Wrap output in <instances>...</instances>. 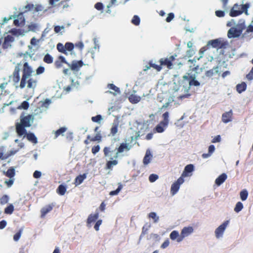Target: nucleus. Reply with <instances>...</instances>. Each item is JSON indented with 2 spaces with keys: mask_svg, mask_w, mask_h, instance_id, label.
<instances>
[{
  "mask_svg": "<svg viewBox=\"0 0 253 253\" xmlns=\"http://www.w3.org/2000/svg\"><path fill=\"white\" fill-rule=\"evenodd\" d=\"M194 170V167L193 165L189 164L186 166L180 177H182L183 178L184 177H190L192 176Z\"/></svg>",
  "mask_w": 253,
  "mask_h": 253,
  "instance_id": "2eb2a0df",
  "label": "nucleus"
},
{
  "mask_svg": "<svg viewBox=\"0 0 253 253\" xmlns=\"http://www.w3.org/2000/svg\"><path fill=\"white\" fill-rule=\"evenodd\" d=\"M14 211V206L12 204H10L9 206L5 209L4 212L6 214H11Z\"/></svg>",
  "mask_w": 253,
  "mask_h": 253,
  "instance_id": "de8ad7c7",
  "label": "nucleus"
},
{
  "mask_svg": "<svg viewBox=\"0 0 253 253\" xmlns=\"http://www.w3.org/2000/svg\"><path fill=\"white\" fill-rule=\"evenodd\" d=\"M108 86L110 89L112 90V91L109 90L108 91L110 93H112L114 95H117L118 93H120V91L119 88L118 87L116 86L114 84H108Z\"/></svg>",
  "mask_w": 253,
  "mask_h": 253,
  "instance_id": "cd10ccee",
  "label": "nucleus"
},
{
  "mask_svg": "<svg viewBox=\"0 0 253 253\" xmlns=\"http://www.w3.org/2000/svg\"><path fill=\"white\" fill-rule=\"evenodd\" d=\"M131 148V145L129 143L121 144L118 148L115 149V150L117 149V151L115 152L114 158H115V159H117L119 157L120 154L124 152L125 150H126L127 151H129Z\"/></svg>",
  "mask_w": 253,
  "mask_h": 253,
  "instance_id": "4468645a",
  "label": "nucleus"
},
{
  "mask_svg": "<svg viewBox=\"0 0 253 253\" xmlns=\"http://www.w3.org/2000/svg\"><path fill=\"white\" fill-rule=\"evenodd\" d=\"M253 32V26L251 25H249L245 33H244L243 37H249L251 35V34Z\"/></svg>",
  "mask_w": 253,
  "mask_h": 253,
  "instance_id": "58836bf2",
  "label": "nucleus"
},
{
  "mask_svg": "<svg viewBox=\"0 0 253 253\" xmlns=\"http://www.w3.org/2000/svg\"><path fill=\"white\" fill-rule=\"evenodd\" d=\"M72 86H74L75 87H78V85L82 83V82L79 81L78 80H76L75 79H72Z\"/></svg>",
  "mask_w": 253,
  "mask_h": 253,
  "instance_id": "13d9d810",
  "label": "nucleus"
},
{
  "mask_svg": "<svg viewBox=\"0 0 253 253\" xmlns=\"http://www.w3.org/2000/svg\"><path fill=\"white\" fill-rule=\"evenodd\" d=\"M49 31H50V29H49V28L48 27L46 28L44 30L43 32L42 33V37H41L40 40L44 41V38L45 35L49 32Z\"/></svg>",
  "mask_w": 253,
  "mask_h": 253,
  "instance_id": "bf43d9fd",
  "label": "nucleus"
},
{
  "mask_svg": "<svg viewBox=\"0 0 253 253\" xmlns=\"http://www.w3.org/2000/svg\"><path fill=\"white\" fill-rule=\"evenodd\" d=\"M184 182V179L182 177H179L178 179L173 182L170 188V193L172 196L175 195L178 191L180 185Z\"/></svg>",
  "mask_w": 253,
  "mask_h": 253,
  "instance_id": "9d476101",
  "label": "nucleus"
},
{
  "mask_svg": "<svg viewBox=\"0 0 253 253\" xmlns=\"http://www.w3.org/2000/svg\"><path fill=\"white\" fill-rule=\"evenodd\" d=\"M174 17V14L173 13H169L168 14L166 20L167 22H170L173 19Z\"/></svg>",
  "mask_w": 253,
  "mask_h": 253,
  "instance_id": "e2e57ef3",
  "label": "nucleus"
},
{
  "mask_svg": "<svg viewBox=\"0 0 253 253\" xmlns=\"http://www.w3.org/2000/svg\"><path fill=\"white\" fill-rule=\"evenodd\" d=\"M102 221L100 219L98 220L95 223L94 225V229L96 231H98L99 230V226L102 224Z\"/></svg>",
  "mask_w": 253,
  "mask_h": 253,
  "instance_id": "69168bd1",
  "label": "nucleus"
},
{
  "mask_svg": "<svg viewBox=\"0 0 253 253\" xmlns=\"http://www.w3.org/2000/svg\"><path fill=\"white\" fill-rule=\"evenodd\" d=\"M44 72V68L40 66L36 70V73L35 70L27 63H25L23 66V75L19 87L23 88L26 86L27 89L31 90L30 94L32 96L37 85V80L32 78V76L40 75Z\"/></svg>",
  "mask_w": 253,
  "mask_h": 253,
  "instance_id": "f03ea898",
  "label": "nucleus"
},
{
  "mask_svg": "<svg viewBox=\"0 0 253 253\" xmlns=\"http://www.w3.org/2000/svg\"><path fill=\"white\" fill-rule=\"evenodd\" d=\"M247 85L245 83L243 82L240 84H238L236 86V89L237 91L239 93H241L243 91H245L246 89Z\"/></svg>",
  "mask_w": 253,
  "mask_h": 253,
  "instance_id": "c9c22d12",
  "label": "nucleus"
},
{
  "mask_svg": "<svg viewBox=\"0 0 253 253\" xmlns=\"http://www.w3.org/2000/svg\"><path fill=\"white\" fill-rule=\"evenodd\" d=\"M25 127L20 122L16 124V131L19 136H23V138L26 136L27 132Z\"/></svg>",
  "mask_w": 253,
  "mask_h": 253,
  "instance_id": "dca6fc26",
  "label": "nucleus"
},
{
  "mask_svg": "<svg viewBox=\"0 0 253 253\" xmlns=\"http://www.w3.org/2000/svg\"><path fill=\"white\" fill-rule=\"evenodd\" d=\"M87 174L86 173H84L82 175H80L78 176L75 180V184L76 186L79 185L81 184L83 181L86 178Z\"/></svg>",
  "mask_w": 253,
  "mask_h": 253,
  "instance_id": "c85d7f7f",
  "label": "nucleus"
},
{
  "mask_svg": "<svg viewBox=\"0 0 253 253\" xmlns=\"http://www.w3.org/2000/svg\"><path fill=\"white\" fill-rule=\"evenodd\" d=\"M169 245V241L168 239L166 240L161 246V248L162 249L167 248Z\"/></svg>",
  "mask_w": 253,
  "mask_h": 253,
  "instance_id": "338daca9",
  "label": "nucleus"
},
{
  "mask_svg": "<svg viewBox=\"0 0 253 253\" xmlns=\"http://www.w3.org/2000/svg\"><path fill=\"white\" fill-rule=\"evenodd\" d=\"M26 136L27 137V138L28 140L30 141H31L35 144H37L38 143V139L36 137V136L32 133H27L26 135Z\"/></svg>",
  "mask_w": 253,
  "mask_h": 253,
  "instance_id": "473e14b6",
  "label": "nucleus"
},
{
  "mask_svg": "<svg viewBox=\"0 0 253 253\" xmlns=\"http://www.w3.org/2000/svg\"><path fill=\"white\" fill-rule=\"evenodd\" d=\"M131 22L135 25H138L140 23V19L137 15H134L131 20Z\"/></svg>",
  "mask_w": 253,
  "mask_h": 253,
  "instance_id": "603ef678",
  "label": "nucleus"
},
{
  "mask_svg": "<svg viewBox=\"0 0 253 253\" xmlns=\"http://www.w3.org/2000/svg\"><path fill=\"white\" fill-rule=\"evenodd\" d=\"M165 127L163 126V125H161V122L156 127V130L158 132L161 133L163 132L165 130Z\"/></svg>",
  "mask_w": 253,
  "mask_h": 253,
  "instance_id": "4d7b16f0",
  "label": "nucleus"
},
{
  "mask_svg": "<svg viewBox=\"0 0 253 253\" xmlns=\"http://www.w3.org/2000/svg\"><path fill=\"white\" fill-rule=\"evenodd\" d=\"M227 175L223 173L220 175L215 180V183L217 186L221 185L227 179Z\"/></svg>",
  "mask_w": 253,
  "mask_h": 253,
  "instance_id": "b1692460",
  "label": "nucleus"
},
{
  "mask_svg": "<svg viewBox=\"0 0 253 253\" xmlns=\"http://www.w3.org/2000/svg\"><path fill=\"white\" fill-rule=\"evenodd\" d=\"M100 147L99 145L92 147L91 152L93 154H96L100 150Z\"/></svg>",
  "mask_w": 253,
  "mask_h": 253,
  "instance_id": "052dcab7",
  "label": "nucleus"
},
{
  "mask_svg": "<svg viewBox=\"0 0 253 253\" xmlns=\"http://www.w3.org/2000/svg\"><path fill=\"white\" fill-rule=\"evenodd\" d=\"M169 237L172 240H176L177 242V240L180 237V235L177 231L174 230L170 234Z\"/></svg>",
  "mask_w": 253,
  "mask_h": 253,
  "instance_id": "4c0bfd02",
  "label": "nucleus"
},
{
  "mask_svg": "<svg viewBox=\"0 0 253 253\" xmlns=\"http://www.w3.org/2000/svg\"><path fill=\"white\" fill-rule=\"evenodd\" d=\"M158 99L159 100L160 102L163 103V105L162 107L159 108L160 111H161L163 109L168 108L169 104L174 101L173 97L171 96H169V98H166L165 100L164 99L163 100H161V97L159 96Z\"/></svg>",
  "mask_w": 253,
  "mask_h": 253,
  "instance_id": "f3484780",
  "label": "nucleus"
},
{
  "mask_svg": "<svg viewBox=\"0 0 253 253\" xmlns=\"http://www.w3.org/2000/svg\"><path fill=\"white\" fill-rule=\"evenodd\" d=\"M33 116L31 115H22L20 116V123L25 127H30L32 126L34 121Z\"/></svg>",
  "mask_w": 253,
  "mask_h": 253,
  "instance_id": "ddd939ff",
  "label": "nucleus"
},
{
  "mask_svg": "<svg viewBox=\"0 0 253 253\" xmlns=\"http://www.w3.org/2000/svg\"><path fill=\"white\" fill-rule=\"evenodd\" d=\"M241 34L235 28L231 27L228 31L227 36L229 39L239 37Z\"/></svg>",
  "mask_w": 253,
  "mask_h": 253,
  "instance_id": "aec40b11",
  "label": "nucleus"
},
{
  "mask_svg": "<svg viewBox=\"0 0 253 253\" xmlns=\"http://www.w3.org/2000/svg\"><path fill=\"white\" fill-rule=\"evenodd\" d=\"M29 107V103L27 100L23 101L19 106V109H27Z\"/></svg>",
  "mask_w": 253,
  "mask_h": 253,
  "instance_id": "5fc2aeb1",
  "label": "nucleus"
},
{
  "mask_svg": "<svg viewBox=\"0 0 253 253\" xmlns=\"http://www.w3.org/2000/svg\"><path fill=\"white\" fill-rule=\"evenodd\" d=\"M195 68V71L191 72H189L187 75L183 76L182 80L180 82H178V84H177L175 82L173 83L174 86H173L172 90L174 91L181 90V91H183L185 93L184 95H179L178 96V97L181 99L187 98L190 95V94L187 93L191 85L198 86L201 84H204V82H200L196 80L197 74L199 73V70L202 72L204 68H203L201 67L199 68L197 66Z\"/></svg>",
  "mask_w": 253,
  "mask_h": 253,
  "instance_id": "f257e3e1",
  "label": "nucleus"
},
{
  "mask_svg": "<svg viewBox=\"0 0 253 253\" xmlns=\"http://www.w3.org/2000/svg\"><path fill=\"white\" fill-rule=\"evenodd\" d=\"M240 198L242 201H245L248 197V193L246 190H244L240 192Z\"/></svg>",
  "mask_w": 253,
  "mask_h": 253,
  "instance_id": "49530a36",
  "label": "nucleus"
},
{
  "mask_svg": "<svg viewBox=\"0 0 253 253\" xmlns=\"http://www.w3.org/2000/svg\"><path fill=\"white\" fill-rule=\"evenodd\" d=\"M149 218H151L154 220V223H157L159 220V217L157 215L155 212H151L148 214Z\"/></svg>",
  "mask_w": 253,
  "mask_h": 253,
  "instance_id": "37998d69",
  "label": "nucleus"
},
{
  "mask_svg": "<svg viewBox=\"0 0 253 253\" xmlns=\"http://www.w3.org/2000/svg\"><path fill=\"white\" fill-rule=\"evenodd\" d=\"M105 156L106 157L107 161L106 167L108 169H111L112 167L118 164V162L114 158L115 153L114 151L109 147H105L103 149Z\"/></svg>",
  "mask_w": 253,
  "mask_h": 253,
  "instance_id": "39448f33",
  "label": "nucleus"
},
{
  "mask_svg": "<svg viewBox=\"0 0 253 253\" xmlns=\"http://www.w3.org/2000/svg\"><path fill=\"white\" fill-rule=\"evenodd\" d=\"M194 232V229L192 226L184 227L181 231L180 237L177 240V242H181L185 238L188 237Z\"/></svg>",
  "mask_w": 253,
  "mask_h": 253,
  "instance_id": "9b49d317",
  "label": "nucleus"
},
{
  "mask_svg": "<svg viewBox=\"0 0 253 253\" xmlns=\"http://www.w3.org/2000/svg\"><path fill=\"white\" fill-rule=\"evenodd\" d=\"M207 46H211L213 48H217L220 46V41L218 39L211 40L208 42Z\"/></svg>",
  "mask_w": 253,
  "mask_h": 253,
  "instance_id": "c756f323",
  "label": "nucleus"
},
{
  "mask_svg": "<svg viewBox=\"0 0 253 253\" xmlns=\"http://www.w3.org/2000/svg\"><path fill=\"white\" fill-rule=\"evenodd\" d=\"M74 45L71 42H67L65 44V49L68 50L70 53V55H75L74 51Z\"/></svg>",
  "mask_w": 253,
  "mask_h": 253,
  "instance_id": "2f4dec72",
  "label": "nucleus"
},
{
  "mask_svg": "<svg viewBox=\"0 0 253 253\" xmlns=\"http://www.w3.org/2000/svg\"><path fill=\"white\" fill-rule=\"evenodd\" d=\"M67 127H62L55 131H53V132H54L55 134L54 138L56 139L60 134H61L62 135H64L63 133L67 130Z\"/></svg>",
  "mask_w": 253,
  "mask_h": 253,
  "instance_id": "e433bc0d",
  "label": "nucleus"
},
{
  "mask_svg": "<svg viewBox=\"0 0 253 253\" xmlns=\"http://www.w3.org/2000/svg\"><path fill=\"white\" fill-rule=\"evenodd\" d=\"M9 200V197L7 195H3L0 199V203L1 205H4L6 204Z\"/></svg>",
  "mask_w": 253,
  "mask_h": 253,
  "instance_id": "3c124183",
  "label": "nucleus"
},
{
  "mask_svg": "<svg viewBox=\"0 0 253 253\" xmlns=\"http://www.w3.org/2000/svg\"><path fill=\"white\" fill-rule=\"evenodd\" d=\"M122 188H123V185H122V184L121 183H119V186H118V188L115 191H111L109 194L110 195L114 196V195H118L119 194V193L122 190Z\"/></svg>",
  "mask_w": 253,
  "mask_h": 253,
  "instance_id": "a18cd8bd",
  "label": "nucleus"
},
{
  "mask_svg": "<svg viewBox=\"0 0 253 253\" xmlns=\"http://www.w3.org/2000/svg\"><path fill=\"white\" fill-rule=\"evenodd\" d=\"M20 71V64H18L15 67L13 74L9 77L10 80L13 82V85L15 86L16 88L18 87L17 84L20 79V76L19 74Z\"/></svg>",
  "mask_w": 253,
  "mask_h": 253,
  "instance_id": "1a4fd4ad",
  "label": "nucleus"
},
{
  "mask_svg": "<svg viewBox=\"0 0 253 253\" xmlns=\"http://www.w3.org/2000/svg\"><path fill=\"white\" fill-rule=\"evenodd\" d=\"M229 224V220L224 221L214 231V235L216 239H220L223 237L224 232Z\"/></svg>",
  "mask_w": 253,
  "mask_h": 253,
  "instance_id": "0eeeda50",
  "label": "nucleus"
},
{
  "mask_svg": "<svg viewBox=\"0 0 253 253\" xmlns=\"http://www.w3.org/2000/svg\"><path fill=\"white\" fill-rule=\"evenodd\" d=\"M243 208V204L240 202H238L236 205L235 208L234 209V211L236 212H239L240 211H241L242 210Z\"/></svg>",
  "mask_w": 253,
  "mask_h": 253,
  "instance_id": "8fccbe9b",
  "label": "nucleus"
},
{
  "mask_svg": "<svg viewBox=\"0 0 253 253\" xmlns=\"http://www.w3.org/2000/svg\"><path fill=\"white\" fill-rule=\"evenodd\" d=\"M83 65H85V64H83L82 61L74 60L69 64L68 68L63 70V73L65 75H71L72 73L77 77V79H81V72H80V69Z\"/></svg>",
  "mask_w": 253,
  "mask_h": 253,
  "instance_id": "7ed1b4c3",
  "label": "nucleus"
},
{
  "mask_svg": "<svg viewBox=\"0 0 253 253\" xmlns=\"http://www.w3.org/2000/svg\"><path fill=\"white\" fill-rule=\"evenodd\" d=\"M53 206L54 205L53 204H50L42 208L41 210L42 217H44L46 213L50 212L52 210Z\"/></svg>",
  "mask_w": 253,
  "mask_h": 253,
  "instance_id": "393cba45",
  "label": "nucleus"
},
{
  "mask_svg": "<svg viewBox=\"0 0 253 253\" xmlns=\"http://www.w3.org/2000/svg\"><path fill=\"white\" fill-rule=\"evenodd\" d=\"M176 56V54H175L173 55L167 57V58H161L159 61L161 67H162L163 66H167L169 69H171L173 66L172 62Z\"/></svg>",
  "mask_w": 253,
  "mask_h": 253,
  "instance_id": "f8f14e48",
  "label": "nucleus"
},
{
  "mask_svg": "<svg viewBox=\"0 0 253 253\" xmlns=\"http://www.w3.org/2000/svg\"><path fill=\"white\" fill-rule=\"evenodd\" d=\"M43 61L46 63L50 64L53 62V58L48 53H47L43 58Z\"/></svg>",
  "mask_w": 253,
  "mask_h": 253,
  "instance_id": "a19ab883",
  "label": "nucleus"
},
{
  "mask_svg": "<svg viewBox=\"0 0 253 253\" xmlns=\"http://www.w3.org/2000/svg\"><path fill=\"white\" fill-rule=\"evenodd\" d=\"M246 77L247 79L249 80H253V67L252 68V70L249 72V73L248 75H247Z\"/></svg>",
  "mask_w": 253,
  "mask_h": 253,
  "instance_id": "774afa93",
  "label": "nucleus"
},
{
  "mask_svg": "<svg viewBox=\"0 0 253 253\" xmlns=\"http://www.w3.org/2000/svg\"><path fill=\"white\" fill-rule=\"evenodd\" d=\"M227 26H233V27L241 34H242L243 30L246 28L245 20L243 19L239 20L238 23H236V21L234 19H232L231 21L227 22Z\"/></svg>",
  "mask_w": 253,
  "mask_h": 253,
  "instance_id": "6e6552de",
  "label": "nucleus"
},
{
  "mask_svg": "<svg viewBox=\"0 0 253 253\" xmlns=\"http://www.w3.org/2000/svg\"><path fill=\"white\" fill-rule=\"evenodd\" d=\"M118 131V124H112L110 128V132L108 136H114L117 133Z\"/></svg>",
  "mask_w": 253,
  "mask_h": 253,
  "instance_id": "7c9ffc66",
  "label": "nucleus"
},
{
  "mask_svg": "<svg viewBox=\"0 0 253 253\" xmlns=\"http://www.w3.org/2000/svg\"><path fill=\"white\" fill-rule=\"evenodd\" d=\"M12 32L14 35H15V36H17V37H19L20 36H24L25 35V34L24 33V32H22L20 29H14V30H12Z\"/></svg>",
  "mask_w": 253,
  "mask_h": 253,
  "instance_id": "09e8293b",
  "label": "nucleus"
},
{
  "mask_svg": "<svg viewBox=\"0 0 253 253\" xmlns=\"http://www.w3.org/2000/svg\"><path fill=\"white\" fill-rule=\"evenodd\" d=\"M103 118L102 117V116L100 115H98L95 117H92L91 118V120L93 122L97 123L98 124H101V122L103 121Z\"/></svg>",
  "mask_w": 253,
  "mask_h": 253,
  "instance_id": "c03bdc74",
  "label": "nucleus"
},
{
  "mask_svg": "<svg viewBox=\"0 0 253 253\" xmlns=\"http://www.w3.org/2000/svg\"><path fill=\"white\" fill-rule=\"evenodd\" d=\"M51 103V101L49 99H46L44 101H41L40 106L36 108L33 112L31 116H33V119L36 120H40L42 118V114L46 112L49 108V105Z\"/></svg>",
  "mask_w": 253,
  "mask_h": 253,
  "instance_id": "20e7f679",
  "label": "nucleus"
},
{
  "mask_svg": "<svg viewBox=\"0 0 253 253\" xmlns=\"http://www.w3.org/2000/svg\"><path fill=\"white\" fill-rule=\"evenodd\" d=\"M99 216V213L98 212H96L94 214H90L88 218H87V226H88L89 227H90V226L89 225L91 223L95 221V220L98 218Z\"/></svg>",
  "mask_w": 253,
  "mask_h": 253,
  "instance_id": "4be33fe9",
  "label": "nucleus"
},
{
  "mask_svg": "<svg viewBox=\"0 0 253 253\" xmlns=\"http://www.w3.org/2000/svg\"><path fill=\"white\" fill-rule=\"evenodd\" d=\"M149 64L151 67L154 68L158 72H160L162 69V67H161V63L160 64V65H157L156 64V60H152L150 61Z\"/></svg>",
  "mask_w": 253,
  "mask_h": 253,
  "instance_id": "f704fd0d",
  "label": "nucleus"
},
{
  "mask_svg": "<svg viewBox=\"0 0 253 253\" xmlns=\"http://www.w3.org/2000/svg\"><path fill=\"white\" fill-rule=\"evenodd\" d=\"M232 115V111L224 113L222 115V121L225 123H227L231 121V118Z\"/></svg>",
  "mask_w": 253,
  "mask_h": 253,
  "instance_id": "bb28decb",
  "label": "nucleus"
},
{
  "mask_svg": "<svg viewBox=\"0 0 253 253\" xmlns=\"http://www.w3.org/2000/svg\"><path fill=\"white\" fill-rule=\"evenodd\" d=\"M21 236V231H19L18 232L16 233L13 237V240L15 241H18Z\"/></svg>",
  "mask_w": 253,
  "mask_h": 253,
  "instance_id": "0e129e2a",
  "label": "nucleus"
},
{
  "mask_svg": "<svg viewBox=\"0 0 253 253\" xmlns=\"http://www.w3.org/2000/svg\"><path fill=\"white\" fill-rule=\"evenodd\" d=\"M241 5H238L237 4H234L230 11V15L232 17L239 15L243 13V10L241 9Z\"/></svg>",
  "mask_w": 253,
  "mask_h": 253,
  "instance_id": "a211bd4d",
  "label": "nucleus"
},
{
  "mask_svg": "<svg viewBox=\"0 0 253 253\" xmlns=\"http://www.w3.org/2000/svg\"><path fill=\"white\" fill-rule=\"evenodd\" d=\"M14 22L15 25H20L24 24L25 18L23 17L22 13H20L18 15L13 16Z\"/></svg>",
  "mask_w": 253,
  "mask_h": 253,
  "instance_id": "412c9836",
  "label": "nucleus"
},
{
  "mask_svg": "<svg viewBox=\"0 0 253 253\" xmlns=\"http://www.w3.org/2000/svg\"><path fill=\"white\" fill-rule=\"evenodd\" d=\"M57 49L59 52L62 53L65 50V44L64 45L61 43H58L57 45Z\"/></svg>",
  "mask_w": 253,
  "mask_h": 253,
  "instance_id": "6e6d98bb",
  "label": "nucleus"
},
{
  "mask_svg": "<svg viewBox=\"0 0 253 253\" xmlns=\"http://www.w3.org/2000/svg\"><path fill=\"white\" fill-rule=\"evenodd\" d=\"M133 92L134 93H132L130 95L129 97V100L132 103H137L140 101L142 99V97L135 94L136 91L133 90Z\"/></svg>",
  "mask_w": 253,
  "mask_h": 253,
  "instance_id": "5701e85b",
  "label": "nucleus"
},
{
  "mask_svg": "<svg viewBox=\"0 0 253 253\" xmlns=\"http://www.w3.org/2000/svg\"><path fill=\"white\" fill-rule=\"evenodd\" d=\"M102 137L100 132H97L94 138L92 139L93 141H97L99 142L101 141Z\"/></svg>",
  "mask_w": 253,
  "mask_h": 253,
  "instance_id": "680f3d73",
  "label": "nucleus"
},
{
  "mask_svg": "<svg viewBox=\"0 0 253 253\" xmlns=\"http://www.w3.org/2000/svg\"><path fill=\"white\" fill-rule=\"evenodd\" d=\"M3 172L7 177L13 178L15 176V169L13 167H11L6 171H3Z\"/></svg>",
  "mask_w": 253,
  "mask_h": 253,
  "instance_id": "72a5a7b5",
  "label": "nucleus"
},
{
  "mask_svg": "<svg viewBox=\"0 0 253 253\" xmlns=\"http://www.w3.org/2000/svg\"><path fill=\"white\" fill-rule=\"evenodd\" d=\"M162 117L163 118L162 121L161 125H163L164 127H167L169 123V113L168 112H165L163 114Z\"/></svg>",
  "mask_w": 253,
  "mask_h": 253,
  "instance_id": "a878e982",
  "label": "nucleus"
},
{
  "mask_svg": "<svg viewBox=\"0 0 253 253\" xmlns=\"http://www.w3.org/2000/svg\"><path fill=\"white\" fill-rule=\"evenodd\" d=\"M65 31V27L63 26H54V32L56 34H60L62 35Z\"/></svg>",
  "mask_w": 253,
  "mask_h": 253,
  "instance_id": "ea45409f",
  "label": "nucleus"
},
{
  "mask_svg": "<svg viewBox=\"0 0 253 253\" xmlns=\"http://www.w3.org/2000/svg\"><path fill=\"white\" fill-rule=\"evenodd\" d=\"M57 192L60 195H64L66 192V188L63 185H60L57 190Z\"/></svg>",
  "mask_w": 253,
  "mask_h": 253,
  "instance_id": "79ce46f5",
  "label": "nucleus"
},
{
  "mask_svg": "<svg viewBox=\"0 0 253 253\" xmlns=\"http://www.w3.org/2000/svg\"><path fill=\"white\" fill-rule=\"evenodd\" d=\"M159 178V176L157 174H151L149 176V180L151 182H154L156 180H157Z\"/></svg>",
  "mask_w": 253,
  "mask_h": 253,
  "instance_id": "864d4df0",
  "label": "nucleus"
},
{
  "mask_svg": "<svg viewBox=\"0 0 253 253\" xmlns=\"http://www.w3.org/2000/svg\"><path fill=\"white\" fill-rule=\"evenodd\" d=\"M47 11L46 9H45L41 5H27L23 7L22 9V12H27L30 11L33 14L38 13V14H42Z\"/></svg>",
  "mask_w": 253,
  "mask_h": 253,
  "instance_id": "423d86ee",
  "label": "nucleus"
},
{
  "mask_svg": "<svg viewBox=\"0 0 253 253\" xmlns=\"http://www.w3.org/2000/svg\"><path fill=\"white\" fill-rule=\"evenodd\" d=\"M153 158V155L149 149H147L146 151L145 156L143 160L144 165L146 166L150 164Z\"/></svg>",
  "mask_w": 253,
  "mask_h": 253,
  "instance_id": "6ab92c4d",
  "label": "nucleus"
}]
</instances>
